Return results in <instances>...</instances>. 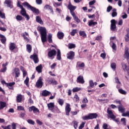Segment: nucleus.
<instances>
[{
    "mask_svg": "<svg viewBox=\"0 0 129 129\" xmlns=\"http://www.w3.org/2000/svg\"><path fill=\"white\" fill-rule=\"evenodd\" d=\"M57 36L58 37V39H62L64 38V33L63 32H58L57 34Z\"/></svg>",
    "mask_w": 129,
    "mask_h": 129,
    "instance_id": "nucleus-25",
    "label": "nucleus"
},
{
    "mask_svg": "<svg viewBox=\"0 0 129 129\" xmlns=\"http://www.w3.org/2000/svg\"><path fill=\"white\" fill-rule=\"evenodd\" d=\"M118 111L121 113H123L125 111V108L121 106H118Z\"/></svg>",
    "mask_w": 129,
    "mask_h": 129,
    "instance_id": "nucleus-26",
    "label": "nucleus"
},
{
    "mask_svg": "<svg viewBox=\"0 0 129 129\" xmlns=\"http://www.w3.org/2000/svg\"><path fill=\"white\" fill-rule=\"evenodd\" d=\"M124 57L127 60H128L129 58V53H128V47H126L125 48V51L124 54Z\"/></svg>",
    "mask_w": 129,
    "mask_h": 129,
    "instance_id": "nucleus-15",
    "label": "nucleus"
},
{
    "mask_svg": "<svg viewBox=\"0 0 129 129\" xmlns=\"http://www.w3.org/2000/svg\"><path fill=\"white\" fill-rule=\"evenodd\" d=\"M29 110L30 112L33 111L34 113H37V112H38V113L40 112V111L39 109L34 106H32L29 108Z\"/></svg>",
    "mask_w": 129,
    "mask_h": 129,
    "instance_id": "nucleus-11",
    "label": "nucleus"
},
{
    "mask_svg": "<svg viewBox=\"0 0 129 129\" xmlns=\"http://www.w3.org/2000/svg\"><path fill=\"white\" fill-rule=\"evenodd\" d=\"M111 68L113 70H115V69H116V64L114 62H112L111 63Z\"/></svg>",
    "mask_w": 129,
    "mask_h": 129,
    "instance_id": "nucleus-46",
    "label": "nucleus"
},
{
    "mask_svg": "<svg viewBox=\"0 0 129 129\" xmlns=\"http://www.w3.org/2000/svg\"><path fill=\"white\" fill-rule=\"evenodd\" d=\"M58 103L59 105H61V106H62V105L64 104V100L62 99H58Z\"/></svg>",
    "mask_w": 129,
    "mask_h": 129,
    "instance_id": "nucleus-44",
    "label": "nucleus"
},
{
    "mask_svg": "<svg viewBox=\"0 0 129 129\" xmlns=\"http://www.w3.org/2000/svg\"><path fill=\"white\" fill-rule=\"evenodd\" d=\"M124 39L125 42H128L129 41V30H127V34L125 35Z\"/></svg>",
    "mask_w": 129,
    "mask_h": 129,
    "instance_id": "nucleus-40",
    "label": "nucleus"
},
{
    "mask_svg": "<svg viewBox=\"0 0 129 129\" xmlns=\"http://www.w3.org/2000/svg\"><path fill=\"white\" fill-rule=\"evenodd\" d=\"M56 53L57 52L55 49H52L48 52V56L49 58H50V59H53L54 58V56H56Z\"/></svg>",
    "mask_w": 129,
    "mask_h": 129,
    "instance_id": "nucleus-6",
    "label": "nucleus"
},
{
    "mask_svg": "<svg viewBox=\"0 0 129 129\" xmlns=\"http://www.w3.org/2000/svg\"><path fill=\"white\" fill-rule=\"evenodd\" d=\"M22 98L23 97L22 96V95H18L17 97V102H21V101H22Z\"/></svg>",
    "mask_w": 129,
    "mask_h": 129,
    "instance_id": "nucleus-41",
    "label": "nucleus"
},
{
    "mask_svg": "<svg viewBox=\"0 0 129 129\" xmlns=\"http://www.w3.org/2000/svg\"><path fill=\"white\" fill-rule=\"evenodd\" d=\"M54 106H55L54 103H49V104H47V107L49 110H51L52 112L54 110Z\"/></svg>",
    "mask_w": 129,
    "mask_h": 129,
    "instance_id": "nucleus-17",
    "label": "nucleus"
},
{
    "mask_svg": "<svg viewBox=\"0 0 129 129\" xmlns=\"http://www.w3.org/2000/svg\"><path fill=\"white\" fill-rule=\"evenodd\" d=\"M43 84L44 83H43V78H42L41 77H40L36 83V86L37 88H42Z\"/></svg>",
    "mask_w": 129,
    "mask_h": 129,
    "instance_id": "nucleus-4",
    "label": "nucleus"
},
{
    "mask_svg": "<svg viewBox=\"0 0 129 129\" xmlns=\"http://www.w3.org/2000/svg\"><path fill=\"white\" fill-rule=\"evenodd\" d=\"M74 56H75V52H74L73 51H70L67 54V57L70 60L74 59Z\"/></svg>",
    "mask_w": 129,
    "mask_h": 129,
    "instance_id": "nucleus-8",
    "label": "nucleus"
},
{
    "mask_svg": "<svg viewBox=\"0 0 129 129\" xmlns=\"http://www.w3.org/2000/svg\"><path fill=\"white\" fill-rule=\"evenodd\" d=\"M17 123L13 122L11 124L12 129H17Z\"/></svg>",
    "mask_w": 129,
    "mask_h": 129,
    "instance_id": "nucleus-51",
    "label": "nucleus"
},
{
    "mask_svg": "<svg viewBox=\"0 0 129 129\" xmlns=\"http://www.w3.org/2000/svg\"><path fill=\"white\" fill-rule=\"evenodd\" d=\"M23 37L24 38V39L25 40V41H26V42H29V38H28V37H26V36L25 35V34H23Z\"/></svg>",
    "mask_w": 129,
    "mask_h": 129,
    "instance_id": "nucleus-61",
    "label": "nucleus"
},
{
    "mask_svg": "<svg viewBox=\"0 0 129 129\" xmlns=\"http://www.w3.org/2000/svg\"><path fill=\"white\" fill-rule=\"evenodd\" d=\"M47 40L49 43H52V34H49L48 36H47Z\"/></svg>",
    "mask_w": 129,
    "mask_h": 129,
    "instance_id": "nucleus-42",
    "label": "nucleus"
},
{
    "mask_svg": "<svg viewBox=\"0 0 129 129\" xmlns=\"http://www.w3.org/2000/svg\"><path fill=\"white\" fill-rule=\"evenodd\" d=\"M116 22L115 20L112 19L111 20V27L110 29L111 31H115V29H116V25H115Z\"/></svg>",
    "mask_w": 129,
    "mask_h": 129,
    "instance_id": "nucleus-9",
    "label": "nucleus"
},
{
    "mask_svg": "<svg viewBox=\"0 0 129 129\" xmlns=\"http://www.w3.org/2000/svg\"><path fill=\"white\" fill-rule=\"evenodd\" d=\"M44 10H49V11H50L51 13L52 14H54V11H53V8H52V7L50 6V5H46L44 7Z\"/></svg>",
    "mask_w": 129,
    "mask_h": 129,
    "instance_id": "nucleus-16",
    "label": "nucleus"
},
{
    "mask_svg": "<svg viewBox=\"0 0 129 129\" xmlns=\"http://www.w3.org/2000/svg\"><path fill=\"white\" fill-rule=\"evenodd\" d=\"M30 59H32L35 63H37L38 62H39V59L38 58V56L36 54L31 55Z\"/></svg>",
    "mask_w": 129,
    "mask_h": 129,
    "instance_id": "nucleus-13",
    "label": "nucleus"
},
{
    "mask_svg": "<svg viewBox=\"0 0 129 129\" xmlns=\"http://www.w3.org/2000/svg\"><path fill=\"white\" fill-rule=\"evenodd\" d=\"M122 116H128L129 117V111H127L124 113V112L122 114Z\"/></svg>",
    "mask_w": 129,
    "mask_h": 129,
    "instance_id": "nucleus-53",
    "label": "nucleus"
},
{
    "mask_svg": "<svg viewBox=\"0 0 129 129\" xmlns=\"http://www.w3.org/2000/svg\"><path fill=\"white\" fill-rule=\"evenodd\" d=\"M89 83L90 87H91V88H93V87H94V83L93 80L89 81Z\"/></svg>",
    "mask_w": 129,
    "mask_h": 129,
    "instance_id": "nucleus-47",
    "label": "nucleus"
},
{
    "mask_svg": "<svg viewBox=\"0 0 129 129\" xmlns=\"http://www.w3.org/2000/svg\"><path fill=\"white\" fill-rule=\"evenodd\" d=\"M121 65H122L123 70H124V71H126L127 70L126 68H127L126 64L124 62H122Z\"/></svg>",
    "mask_w": 129,
    "mask_h": 129,
    "instance_id": "nucleus-43",
    "label": "nucleus"
},
{
    "mask_svg": "<svg viewBox=\"0 0 129 129\" xmlns=\"http://www.w3.org/2000/svg\"><path fill=\"white\" fill-rule=\"evenodd\" d=\"M15 82H12L10 83H7L6 84V85L8 86L9 89H13V85H15Z\"/></svg>",
    "mask_w": 129,
    "mask_h": 129,
    "instance_id": "nucleus-29",
    "label": "nucleus"
},
{
    "mask_svg": "<svg viewBox=\"0 0 129 129\" xmlns=\"http://www.w3.org/2000/svg\"><path fill=\"white\" fill-rule=\"evenodd\" d=\"M68 47L69 49H74V48H76V45L73 43H69Z\"/></svg>",
    "mask_w": 129,
    "mask_h": 129,
    "instance_id": "nucleus-37",
    "label": "nucleus"
},
{
    "mask_svg": "<svg viewBox=\"0 0 129 129\" xmlns=\"http://www.w3.org/2000/svg\"><path fill=\"white\" fill-rule=\"evenodd\" d=\"M14 72L13 73H15L16 78L19 77L20 76V70L18 68H16L13 70Z\"/></svg>",
    "mask_w": 129,
    "mask_h": 129,
    "instance_id": "nucleus-20",
    "label": "nucleus"
},
{
    "mask_svg": "<svg viewBox=\"0 0 129 129\" xmlns=\"http://www.w3.org/2000/svg\"><path fill=\"white\" fill-rule=\"evenodd\" d=\"M107 113L108 114V116L110 117V118H111L112 119H114V118H115V115L113 114V112H112V111L109 109V108H107Z\"/></svg>",
    "mask_w": 129,
    "mask_h": 129,
    "instance_id": "nucleus-7",
    "label": "nucleus"
},
{
    "mask_svg": "<svg viewBox=\"0 0 129 129\" xmlns=\"http://www.w3.org/2000/svg\"><path fill=\"white\" fill-rule=\"evenodd\" d=\"M96 3V1L95 0H93L92 1H91L89 3V6H93Z\"/></svg>",
    "mask_w": 129,
    "mask_h": 129,
    "instance_id": "nucleus-58",
    "label": "nucleus"
},
{
    "mask_svg": "<svg viewBox=\"0 0 129 129\" xmlns=\"http://www.w3.org/2000/svg\"><path fill=\"white\" fill-rule=\"evenodd\" d=\"M73 123H74V128L75 129L77 128V127H78V122L76 121H74Z\"/></svg>",
    "mask_w": 129,
    "mask_h": 129,
    "instance_id": "nucleus-49",
    "label": "nucleus"
},
{
    "mask_svg": "<svg viewBox=\"0 0 129 129\" xmlns=\"http://www.w3.org/2000/svg\"><path fill=\"white\" fill-rule=\"evenodd\" d=\"M1 41L3 44H6V42L7 41V38L5 36L3 35V34H0Z\"/></svg>",
    "mask_w": 129,
    "mask_h": 129,
    "instance_id": "nucleus-22",
    "label": "nucleus"
},
{
    "mask_svg": "<svg viewBox=\"0 0 129 129\" xmlns=\"http://www.w3.org/2000/svg\"><path fill=\"white\" fill-rule=\"evenodd\" d=\"M50 93V92L47 90H44L42 92V94L43 96H48V95H49Z\"/></svg>",
    "mask_w": 129,
    "mask_h": 129,
    "instance_id": "nucleus-34",
    "label": "nucleus"
},
{
    "mask_svg": "<svg viewBox=\"0 0 129 129\" xmlns=\"http://www.w3.org/2000/svg\"><path fill=\"white\" fill-rule=\"evenodd\" d=\"M17 7L21 9L20 11L21 15L24 17L25 19H27V21H29L30 20V16L27 14V11H26L25 8L21 5L20 1H18L17 2Z\"/></svg>",
    "mask_w": 129,
    "mask_h": 129,
    "instance_id": "nucleus-1",
    "label": "nucleus"
},
{
    "mask_svg": "<svg viewBox=\"0 0 129 129\" xmlns=\"http://www.w3.org/2000/svg\"><path fill=\"white\" fill-rule=\"evenodd\" d=\"M77 82L81 84H84L85 81H84L83 76H79L77 79Z\"/></svg>",
    "mask_w": 129,
    "mask_h": 129,
    "instance_id": "nucleus-10",
    "label": "nucleus"
},
{
    "mask_svg": "<svg viewBox=\"0 0 129 129\" xmlns=\"http://www.w3.org/2000/svg\"><path fill=\"white\" fill-rule=\"evenodd\" d=\"M41 37V41L43 43L47 42V30L45 27H41L39 29Z\"/></svg>",
    "mask_w": 129,
    "mask_h": 129,
    "instance_id": "nucleus-2",
    "label": "nucleus"
},
{
    "mask_svg": "<svg viewBox=\"0 0 129 129\" xmlns=\"http://www.w3.org/2000/svg\"><path fill=\"white\" fill-rule=\"evenodd\" d=\"M6 105H7V103L4 102H0V109H3L6 107Z\"/></svg>",
    "mask_w": 129,
    "mask_h": 129,
    "instance_id": "nucleus-32",
    "label": "nucleus"
},
{
    "mask_svg": "<svg viewBox=\"0 0 129 129\" xmlns=\"http://www.w3.org/2000/svg\"><path fill=\"white\" fill-rule=\"evenodd\" d=\"M16 20L18 21H22L23 20V17L20 15L16 16Z\"/></svg>",
    "mask_w": 129,
    "mask_h": 129,
    "instance_id": "nucleus-55",
    "label": "nucleus"
},
{
    "mask_svg": "<svg viewBox=\"0 0 129 129\" xmlns=\"http://www.w3.org/2000/svg\"><path fill=\"white\" fill-rule=\"evenodd\" d=\"M85 124V123L82 122V124L79 127V129H82V128H83V127H84V125Z\"/></svg>",
    "mask_w": 129,
    "mask_h": 129,
    "instance_id": "nucleus-62",
    "label": "nucleus"
},
{
    "mask_svg": "<svg viewBox=\"0 0 129 129\" xmlns=\"http://www.w3.org/2000/svg\"><path fill=\"white\" fill-rule=\"evenodd\" d=\"M16 49V44L14 43H11L10 44V50L11 51H13V50H15Z\"/></svg>",
    "mask_w": 129,
    "mask_h": 129,
    "instance_id": "nucleus-30",
    "label": "nucleus"
},
{
    "mask_svg": "<svg viewBox=\"0 0 129 129\" xmlns=\"http://www.w3.org/2000/svg\"><path fill=\"white\" fill-rule=\"evenodd\" d=\"M89 116L90 119H93L97 117V114L96 113H90L89 114Z\"/></svg>",
    "mask_w": 129,
    "mask_h": 129,
    "instance_id": "nucleus-18",
    "label": "nucleus"
},
{
    "mask_svg": "<svg viewBox=\"0 0 129 129\" xmlns=\"http://www.w3.org/2000/svg\"><path fill=\"white\" fill-rule=\"evenodd\" d=\"M66 115H69L70 111H71V108H70V104L67 103L65 108Z\"/></svg>",
    "mask_w": 129,
    "mask_h": 129,
    "instance_id": "nucleus-12",
    "label": "nucleus"
},
{
    "mask_svg": "<svg viewBox=\"0 0 129 129\" xmlns=\"http://www.w3.org/2000/svg\"><path fill=\"white\" fill-rule=\"evenodd\" d=\"M81 88L76 87L73 89V92H77V91H79V90H81Z\"/></svg>",
    "mask_w": 129,
    "mask_h": 129,
    "instance_id": "nucleus-52",
    "label": "nucleus"
},
{
    "mask_svg": "<svg viewBox=\"0 0 129 129\" xmlns=\"http://www.w3.org/2000/svg\"><path fill=\"white\" fill-rule=\"evenodd\" d=\"M118 91L119 93H120L121 94H123V95H126V93H127L126 91H124L122 89H119Z\"/></svg>",
    "mask_w": 129,
    "mask_h": 129,
    "instance_id": "nucleus-36",
    "label": "nucleus"
},
{
    "mask_svg": "<svg viewBox=\"0 0 129 129\" xmlns=\"http://www.w3.org/2000/svg\"><path fill=\"white\" fill-rule=\"evenodd\" d=\"M46 82H47V83H49V84H51V83H52V80H51V79H50V78H48L46 80Z\"/></svg>",
    "mask_w": 129,
    "mask_h": 129,
    "instance_id": "nucleus-59",
    "label": "nucleus"
},
{
    "mask_svg": "<svg viewBox=\"0 0 129 129\" xmlns=\"http://www.w3.org/2000/svg\"><path fill=\"white\" fill-rule=\"evenodd\" d=\"M26 49L28 53H30V52H32V46H31V45L27 44L26 45Z\"/></svg>",
    "mask_w": 129,
    "mask_h": 129,
    "instance_id": "nucleus-35",
    "label": "nucleus"
},
{
    "mask_svg": "<svg viewBox=\"0 0 129 129\" xmlns=\"http://www.w3.org/2000/svg\"><path fill=\"white\" fill-rule=\"evenodd\" d=\"M95 25H97V22H94L93 20H90L88 22V26H89V27H91V26H95Z\"/></svg>",
    "mask_w": 129,
    "mask_h": 129,
    "instance_id": "nucleus-28",
    "label": "nucleus"
},
{
    "mask_svg": "<svg viewBox=\"0 0 129 129\" xmlns=\"http://www.w3.org/2000/svg\"><path fill=\"white\" fill-rule=\"evenodd\" d=\"M77 33V29H73L71 32V36H75V34Z\"/></svg>",
    "mask_w": 129,
    "mask_h": 129,
    "instance_id": "nucleus-48",
    "label": "nucleus"
},
{
    "mask_svg": "<svg viewBox=\"0 0 129 129\" xmlns=\"http://www.w3.org/2000/svg\"><path fill=\"white\" fill-rule=\"evenodd\" d=\"M42 69L43 67H42V64H40L36 68V71H37V72H38V73H42Z\"/></svg>",
    "mask_w": 129,
    "mask_h": 129,
    "instance_id": "nucleus-21",
    "label": "nucleus"
},
{
    "mask_svg": "<svg viewBox=\"0 0 129 129\" xmlns=\"http://www.w3.org/2000/svg\"><path fill=\"white\" fill-rule=\"evenodd\" d=\"M82 118L84 120H87L88 119H90L89 118V115H88L87 116H83Z\"/></svg>",
    "mask_w": 129,
    "mask_h": 129,
    "instance_id": "nucleus-54",
    "label": "nucleus"
},
{
    "mask_svg": "<svg viewBox=\"0 0 129 129\" xmlns=\"http://www.w3.org/2000/svg\"><path fill=\"white\" fill-rule=\"evenodd\" d=\"M52 112H53L54 113H60L61 111H60V110L56 107V108H53Z\"/></svg>",
    "mask_w": 129,
    "mask_h": 129,
    "instance_id": "nucleus-38",
    "label": "nucleus"
},
{
    "mask_svg": "<svg viewBox=\"0 0 129 129\" xmlns=\"http://www.w3.org/2000/svg\"><path fill=\"white\" fill-rule=\"evenodd\" d=\"M100 57H101L102 59H105V57H106V53H105V52L101 53L100 54Z\"/></svg>",
    "mask_w": 129,
    "mask_h": 129,
    "instance_id": "nucleus-56",
    "label": "nucleus"
},
{
    "mask_svg": "<svg viewBox=\"0 0 129 129\" xmlns=\"http://www.w3.org/2000/svg\"><path fill=\"white\" fill-rule=\"evenodd\" d=\"M27 122H28V123H29L30 124H32L33 125L35 124V121H34V120L32 119L27 120Z\"/></svg>",
    "mask_w": 129,
    "mask_h": 129,
    "instance_id": "nucleus-50",
    "label": "nucleus"
},
{
    "mask_svg": "<svg viewBox=\"0 0 129 129\" xmlns=\"http://www.w3.org/2000/svg\"><path fill=\"white\" fill-rule=\"evenodd\" d=\"M36 3L37 5H42V0H36Z\"/></svg>",
    "mask_w": 129,
    "mask_h": 129,
    "instance_id": "nucleus-63",
    "label": "nucleus"
},
{
    "mask_svg": "<svg viewBox=\"0 0 129 129\" xmlns=\"http://www.w3.org/2000/svg\"><path fill=\"white\" fill-rule=\"evenodd\" d=\"M9 64V62H6L5 63H3L2 64V67H3V68H2L0 72H2V73H5L7 71V66H8V65Z\"/></svg>",
    "mask_w": 129,
    "mask_h": 129,
    "instance_id": "nucleus-14",
    "label": "nucleus"
},
{
    "mask_svg": "<svg viewBox=\"0 0 129 129\" xmlns=\"http://www.w3.org/2000/svg\"><path fill=\"white\" fill-rule=\"evenodd\" d=\"M115 80L116 83H117L118 84H119L116 86V88L117 89L120 88V85H121V83L119 81V79H118V78H115Z\"/></svg>",
    "mask_w": 129,
    "mask_h": 129,
    "instance_id": "nucleus-24",
    "label": "nucleus"
},
{
    "mask_svg": "<svg viewBox=\"0 0 129 129\" xmlns=\"http://www.w3.org/2000/svg\"><path fill=\"white\" fill-rule=\"evenodd\" d=\"M121 122H122V123L124 124L125 125V118H122L121 119Z\"/></svg>",
    "mask_w": 129,
    "mask_h": 129,
    "instance_id": "nucleus-64",
    "label": "nucleus"
},
{
    "mask_svg": "<svg viewBox=\"0 0 129 129\" xmlns=\"http://www.w3.org/2000/svg\"><path fill=\"white\" fill-rule=\"evenodd\" d=\"M79 35L80 36L83 37V38H86L87 37L86 33H85V31H80Z\"/></svg>",
    "mask_w": 129,
    "mask_h": 129,
    "instance_id": "nucleus-33",
    "label": "nucleus"
},
{
    "mask_svg": "<svg viewBox=\"0 0 129 129\" xmlns=\"http://www.w3.org/2000/svg\"><path fill=\"white\" fill-rule=\"evenodd\" d=\"M11 2L10 1V0H6L5 1V4H6V5H7V6L9 8H10V9H13V5L11 4Z\"/></svg>",
    "mask_w": 129,
    "mask_h": 129,
    "instance_id": "nucleus-23",
    "label": "nucleus"
},
{
    "mask_svg": "<svg viewBox=\"0 0 129 129\" xmlns=\"http://www.w3.org/2000/svg\"><path fill=\"white\" fill-rule=\"evenodd\" d=\"M72 16L73 17L74 19L75 20V21H76V22H77V23H80V20H79L78 17H76V15H75V13L74 14V15H72Z\"/></svg>",
    "mask_w": 129,
    "mask_h": 129,
    "instance_id": "nucleus-39",
    "label": "nucleus"
},
{
    "mask_svg": "<svg viewBox=\"0 0 129 129\" xmlns=\"http://www.w3.org/2000/svg\"><path fill=\"white\" fill-rule=\"evenodd\" d=\"M24 7H27L28 9H30L33 13H35V14H40V11H39V9H37V8L31 6L28 2H24L22 4Z\"/></svg>",
    "mask_w": 129,
    "mask_h": 129,
    "instance_id": "nucleus-3",
    "label": "nucleus"
},
{
    "mask_svg": "<svg viewBox=\"0 0 129 129\" xmlns=\"http://www.w3.org/2000/svg\"><path fill=\"white\" fill-rule=\"evenodd\" d=\"M36 21L37 23H39V24H40V25L44 24V23L43 22V20H42V19H41V17H40V16L36 17Z\"/></svg>",
    "mask_w": 129,
    "mask_h": 129,
    "instance_id": "nucleus-19",
    "label": "nucleus"
},
{
    "mask_svg": "<svg viewBox=\"0 0 129 129\" xmlns=\"http://www.w3.org/2000/svg\"><path fill=\"white\" fill-rule=\"evenodd\" d=\"M30 80V79H29V77H27L26 80L24 81V83L26 84V86L29 87V81Z\"/></svg>",
    "mask_w": 129,
    "mask_h": 129,
    "instance_id": "nucleus-45",
    "label": "nucleus"
},
{
    "mask_svg": "<svg viewBox=\"0 0 129 129\" xmlns=\"http://www.w3.org/2000/svg\"><path fill=\"white\" fill-rule=\"evenodd\" d=\"M116 16H117V13L116 12V9L114 8L112 10V17L113 18H114V17H116Z\"/></svg>",
    "mask_w": 129,
    "mask_h": 129,
    "instance_id": "nucleus-31",
    "label": "nucleus"
},
{
    "mask_svg": "<svg viewBox=\"0 0 129 129\" xmlns=\"http://www.w3.org/2000/svg\"><path fill=\"white\" fill-rule=\"evenodd\" d=\"M61 51H60V49H57V52L56 54V59L57 60H61Z\"/></svg>",
    "mask_w": 129,
    "mask_h": 129,
    "instance_id": "nucleus-27",
    "label": "nucleus"
},
{
    "mask_svg": "<svg viewBox=\"0 0 129 129\" xmlns=\"http://www.w3.org/2000/svg\"><path fill=\"white\" fill-rule=\"evenodd\" d=\"M17 109L18 110H24V111H25V108H24V107H23L22 106H18L17 107Z\"/></svg>",
    "mask_w": 129,
    "mask_h": 129,
    "instance_id": "nucleus-57",
    "label": "nucleus"
},
{
    "mask_svg": "<svg viewBox=\"0 0 129 129\" xmlns=\"http://www.w3.org/2000/svg\"><path fill=\"white\" fill-rule=\"evenodd\" d=\"M112 9V7L111 6H109L107 8V13H110V11Z\"/></svg>",
    "mask_w": 129,
    "mask_h": 129,
    "instance_id": "nucleus-60",
    "label": "nucleus"
},
{
    "mask_svg": "<svg viewBox=\"0 0 129 129\" xmlns=\"http://www.w3.org/2000/svg\"><path fill=\"white\" fill-rule=\"evenodd\" d=\"M68 9L70 10L71 15H74V14H75V13H74V11L76 10V6L72 5L70 2L69 3Z\"/></svg>",
    "mask_w": 129,
    "mask_h": 129,
    "instance_id": "nucleus-5",
    "label": "nucleus"
}]
</instances>
